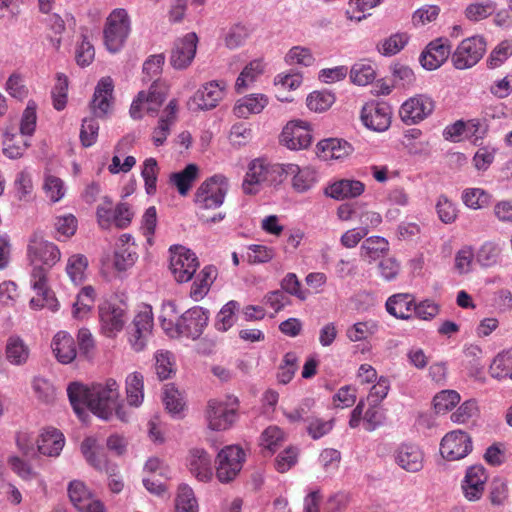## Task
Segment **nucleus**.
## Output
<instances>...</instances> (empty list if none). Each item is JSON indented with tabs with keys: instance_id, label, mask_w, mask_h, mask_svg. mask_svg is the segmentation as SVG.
<instances>
[{
	"instance_id": "nucleus-1",
	"label": "nucleus",
	"mask_w": 512,
	"mask_h": 512,
	"mask_svg": "<svg viewBox=\"0 0 512 512\" xmlns=\"http://www.w3.org/2000/svg\"><path fill=\"white\" fill-rule=\"evenodd\" d=\"M67 394L74 412L80 420L85 421L87 411L101 419L109 420L115 413L121 421H127L125 408L119 403V385L114 379L105 384L94 385L91 389L73 382L67 388Z\"/></svg>"
},
{
	"instance_id": "nucleus-2",
	"label": "nucleus",
	"mask_w": 512,
	"mask_h": 512,
	"mask_svg": "<svg viewBox=\"0 0 512 512\" xmlns=\"http://www.w3.org/2000/svg\"><path fill=\"white\" fill-rule=\"evenodd\" d=\"M27 257L32 267L30 284L34 291L45 293L50 270L61 259L57 245L34 233L27 246Z\"/></svg>"
},
{
	"instance_id": "nucleus-3",
	"label": "nucleus",
	"mask_w": 512,
	"mask_h": 512,
	"mask_svg": "<svg viewBox=\"0 0 512 512\" xmlns=\"http://www.w3.org/2000/svg\"><path fill=\"white\" fill-rule=\"evenodd\" d=\"M131 32V19L126 9L116 8L108 15L103 29L104 44L111 53L119 52Z\"/></svg>"
},
{
	"instance_id": "nucleus-4",
	"label": "nucleus",
	"mask_w": 512,
	"mask_h": 512,
	"mask_svg": "<svg viewBox=\"0 0 512 512\" xmlns=\"http://www.w3.org/2000/svg\"><path fill=\"white\" fill-rule=\"evenodd\" d=\"M228 189L227 177L215 174L198 187L194 195V202L201 209L219 208L224 202Z\"/></svg>"
},
{
	"instance_id": "nucleus-5",
	"label": "nucleus",
	"mask_w": 512,
	"mask_h": 512,
	"mask_svg": "<svg viewBox=\"0 0 512 512\" xmlns=\"http://www.w3.org/2000/svg\"><path fill=\"white\" fill-rule=\"evenodd\" d=\"M486 50L487 42L483 36L465 38L451 54L452 65L458 70L470 69L483 58Z\"/></svg>"
},
{
	"instance_id": "nucleus-6",
	"label": "nucleus",
	"mask_w": 512,
	"mask_h": 512,
	"mask_svg": "<svg viewBox=\"0 0 512 512\" xmlns=\"http://www.w3.org/2000/svg\"><path fill=\"white\" fill-rule=\"evenodd\" d=\"M238 399L229 396L227 402L210 400L207 404L206 419L208 427L215 431L229 429L237 418L236 406Z\"/></svg>"
},
{
	"instance_id": "nucleus-7",
	"label": "nucleus",
	"mask_w": 512,
	"mask_h": 512,
	"mask_svg": "<svg viewBox=\"0 0 512 512\" xmlns=\"http://www.w3.org/2000/svg\"><path fill=\"white\" fill-rule=\"evenodd\" d=\"M245 461V452L238 445H229L217 455L216 476L221 483H228L236 478Z\"/></svg>"
},
{
	"instance_id": "nucleus-8",
	"label": "nucleus",
	"mask_w": 512,
	"mask_h": 512,
	"mask_svg": "<svg viewBox=\"0 0 512 512\" xmlns=\"http://www.w3.org/2000/svg\"><path fill=\"white\" fill-rule=\"evenodd\" d=\"M170 269L175 279L180 282H188L194 276L199 261L194 252L180 245L170 247Z\"/></svg>"
},
{
	"instance_id": "nucleus-9",
	"label": "nucleus",
	"mask_w": 512,
	"mask_h": 512,
	"mask_svg": "<svg viewBox=\"0 0 512 512\" xmlns=\"http://www.w3.org/2000/svg\"><path fill=\"white\" fill-rule=\"evenodd\" d=\"M124 303L105 301L99 305V320L102 333L109 338L115 337L122 331L126 321Z\"/></svg>"
},
{
	"instance_id": "nucleus-10",
	"label": "nucleus",
	"mask_w": 512,
	"mask_h": 512,
	"mask_svg": "<svg viewBox=\"0 0 512 512\" xmlns=\"http://www.w3.org/2000/svg\"><path fill=\"white\" fill-rule=\"evenodd\" d=\"M209 312L202 307L195 306L185 311L175 324L178 336L193 340L198 339L208 325Z\"/></svg>"
},
{
	"instance_id": "nucleus-11",
	"label": "nucleus",
	"mask_w": 512,
	"mask_h": 512,
	"mask_svg": "<svg viewBox=\"0 0 512 512\" xmlns=\"http://www.w3.org/2000/svg\"><path fill=\"white\" fill-rule=\"evenodd\" d=\"M280 143L290 150L307 149L312 143L310 124L302 120L288 122L280 134Z\"/></svg>"
},
{
	"instance_id": "nucleus-12",
	"label": "nucleus",
	"mask_w": 512,
	"mask_h": 512,
	"mask_svg": "<svg viewBox=\"0 0 512 512\" xmlns=\"http://www.w3.org/2000/svg\"><path fill=\"white\" fill-rule=\"evenodd\" d=\"M392 109L384 101H371L366 103L361 110L363 124L376 132H384L391 125Z\"/></svg>"
},
{
	"instance_id": "nucleus-13",
	"label": "nucleus",
	"mask_w": 512,
	"mask_h": 512,
	"mask_svg": "<svg viewBox=\"0 0 512 512\" xmlns=\"http://www.w3.org/2000/svg\"><path fill=\"white\" fill-rule=\"evenodd\" d=\"M152 328L153 315L151 310L141 311L135 315L127 330L128 342L135 352H141L145 349Z\"/></svg>"
},
{
	"instance_id": "nucleus-14",
	"label": "nucleus",
	"mask_w": 512,
	"mask_h": 512,
	"mask_svg": "<svg viewBox=\"0 0 512 512\" xmlns=\"http://www.w3.org/2000/svg\"><path fill=\"white\" fill-rule=\"evenodd\" d=\"M472 450L470 436L462 430L447 433L440 443V453L443 458L454 461L467 456Z\"/></svg>"
},
{
	"instance_id": "nucleus-15",
	"label": "nucleus",
	"mask_w": 512,
	"mask_h": 512,
	"mask_svg": "<svg viewBox=\"0 0 512 512\" xmlns=\"http://www.w3.org/2000/svg\"><path fill=\"white\" fill-rule=\"evenodd\" d=\"M434 110V101L426 95H416L406 100L400 107L401 120L407 124H417L427 118Z\"/></svg>"
},
{
	"instance_id": "nucleus-16",
	"label": "nucleus",
	"mask_w": 512,
	"mask_h": 512,
	"mask_svg": "<svg viewBox=\"0 0 512 512\" xmlns=\"http://www.w3.org/2000/svg\"><path fill=\"white\" fill-rule=\"evenodd\" d=\"M487 480L488 474L482 465L468 467L461 481V489L465 499L470 502L480 500L484 494Z\"/></svg>"
},
{
	"instance_id": "nucleus-17",
	"label": "nucleus",
	"mask_w": 512,
	"mask_h": 512,
	"mask_svg": "<svg viewBox=\"0 0 512 512\" xmlns=\"http://www.w3.org/2000/svg\"><path fill=\"white\" fill-rule=\"evenodd\" d=\"M226 89L224 81H211L199 88L190 99V105H195L199 110L215 108L223 99Z\"/></svg>"
},
{
	"instance_id": "nucleus-18",
	"label": "nucleus",
	"mask_w": 512,
	"mask_h": 512,
	"mask_svg": "<svg viewBox=\"0 0 512 512\" xmlns=\"http://www.w3.org/2000/svg\"><path fill=\"white\" fill-rule=\"evenodd\" d=\"M198 38L195 33H188L175 42L170 56V63L175 69L189 66L196 54Z\"/></svg>"
},
{
	"instance_id": "nucleus-19",
	"label": "nucleus",
	"mask_w": 512,
	"mask_h": 512,
	"mask_svg": "<svg viewBox=\"0 0 512 512\" xmlns=\"http://www.w3.org/2000/svg\"><path fill=\"white\" fill-rule=\"evenodd\" d=\"M394 460L403 470L415 473L423 468L424 453L419 446L404 443L395 449Z\"/></svg>"
},
{
	"instance_id": "nucleus-20",
	"label": "nucleus",
	"mask_w": 512,
	"mask_h": 512,
	"mask_svg": "<svg viewBox=\"0 0 512 512\" xmlns=\"http://www.w3.org/2000/svg\"><path fill=\"white\" fill-rule=\"evenodd\" d=\"M451 54L449 41L438 38L431 41L420 56L422 66L427 70L439 68Z\"/></svg>"
},
{
	"instance_id": "nucleus-21",
	"label": "nucleus",
	"mask_w": 512,
	"mask_h": 512,
	"mask_svg": "<svg viewBox=\"0 0 512 512\" xmlns=\"http://www.w3.org/2000/svg\"><path fill=\"white\" fill-rule=\"evenodd\" d=\"M68 495L70 501L79 512L100 511V507L104 506L99 500L94 499L86 485L78 480L70 482Z\"/></svg>"
},
{
	"instance_id": "nucleus-22",
	"label": "nucleus",
	"mask_w": 512,
	"mask_h": 512,
	"mask_svg": "<svg viewBox=\"0 0 512 512\" xmlns=\"http://www.w3.org/2000/svg\"><path fill=\"white\" fill-rule=\"evenodd\" d=\"M189 471L199 481L207 482L213 476L212 458L200 448L191 449L187 458Z\"/></svg>"
},
{
	"instance_id": "nucleus-23",
	"label": "nucleus",
	"mask_w": 512,
	"mask_h": 512,
	"mask_svg": "<svg viewBox=\"0 0 512 512\" xmlns=\"http://www.w3.org/2000/svg\"><path fill=\"white\" fill-rule=\"evenodd\" d=\"M353 150L349 142L338 138L324 139L317 144L319 157L326 161L344 159L352 154Z\"/></svg>"
},
{
	"instance_id": "nucleus-24",
	"label": "nucleus",
	"mask_w": 512,
	"mask_h": 512,
	"mask_svg": "<svg viewBox=\"0 0 512 512\" xmlns=\"http://www.w3.org/2000/svg\"><path fill=\"white\" fill-rule=\"evenodd\" d=\"M65 444L64 435L56 428H46L37 440V450L39 453L57 457L62 451Z\"/></svg>"
},
{
	"instance_id": "nucleus-25",
	"label": "nucleus",
	"mask_w": 512,
	"mask_h": 512,
	"mask_svg": "<svg viewBox=\"0 0 512 512\" xmlns=\"http://www.w3.org/2000/svg\"><path fill=\"white\" fill-rule=\"evenodd\" d=\"M385 307L391 316L407 320L414 311L415 298L409 293H397L387 299Z\"/></svg>"
},
{
	"instance_id": "nucleus-26",
	"label": "nucleus",
	"mask_w": 512,
	"mask_h": 512,
	"mask_svg": "<svg viewBox=\"0 0 512 512\" xmlns=\"http://www.w3.org/2000/svg\"><path fill=\"white\" fill-rule=\"evenodd\" d=\"M113 89L114 84L110 77H103L99 80L92 99V108L96 116L101 117L108 112Z\"/></svg>"
},
{
	"instance_id": "nucleus-27",
	"label": "nucleus",
	"mask_w": 512,
	"mask_h": 512,
	"mask_svg": "<svg viewBox=\"0 0 512 512\" xmlns=\"http://www.w3.org/2000/svg\"><path fill=\"white\" fill-rule=\"evenodd\" d=\"M51 347L57 360L63 364L71 363L77 356L75 341L67 332H58L52 340Z\"/></svg>"
},
{
	"instance_id": "nucleus-28",
	"label": "nucleus",
	"mask_w": 512,
	"mask_h": 512,
	"mask_svg": "<svg viewBox=\"0 0 512 512\" xmlns=\"http://www.w3.org/2000/svg\"><path fill=\"white\" fill-rule=\"evenodd\" d=\"M365 190V185L359 180L341 179L329 185L325 192L331 198L341 200L360 196Z\"/></svg>"
},
{
	"instance_id": "nucleus-29",
	"label": "nucleus",
	"mask_w": 512,
	"mask_h": 512,
	"mask_svg": "<svg viewBox=\"0 0 512 512\" xmlns=\"http://www.w3.org/2000/svg\"><path fill=\"white\" fill-rule=\"evenodd\" d=\"M285 176H292V187L297 193H304L316 182V174L309 167L300 168L296 164H286Z\"/></svg>"
},
{
	"instance_id": "nucleus-30",
	"label": "nucleus",
	"mask_w": 512,
	"mask_h": 512,
	"mask_svg": "<svg viewBox=\"0 0 512 512\" xmlns=\"http://www.w3.org/2000/svg\"><path fill=\"white\" fill-rule=\"evenodd\" d=\"M199 176V167L188 164L183 170L170 175V183L174 185L181 196H186Z\"/></svg>"
},
{
	"instance_id": "nucleus-31",
	"label": "nucleus",
	"mask_w": 512,
	"mask_h": 512,
	"mask_svg": "<svg viewBox=\"0 0 512 512\" xmlns=\"http://www.w3.org/2000/svg\"><path fill=\"white\" fill-rule=\"evenodd\" d=\"M286 165L270 163L265 159H258V185L279 184L284 180Z\"/></svg>"
},
{
	"instance_id": "nucleus-32",
	"label": "nucleus",
	"mask_w": 512,
	"mask_h": 512,
	"mask_svg": "<svg viewBox=\"0 0 512 512\" xmlns=\"http://www.w3.org/2000/svg\"><path fill=\"white\" fill-rule=\"evenodd\" d=\"M81 452L87 462L97 470L110 471L105 453L96 444V439L92 437L86 438L81 444Z\"/></svg>"
},
{
	"instance_id": "nucleus-33",
	"label": "nucleus",
	"mask_w": 512,
	"mask_h": 512,
	"mask_svg": "<svg viewBox=\"0 0 512 512\" xmlns=\"http://www.w3.org/2000/svg\"><path fill=\"white\" fill-rule=\"evenodd\" d=\"M216 268L213 266H205L196 276L192 284L190 296L195 300H201L209 291V288L216 278Z\"/></svg>"
},
{
	"instance_id": "nucleus-34",
	"label": "nucleus",
	"mask_w": 512,
	"mask_h": 512,
	"mask_svg": "<svg viewBox=\"0 0 512 512\" xmlns=\"http://www.w3.org/2000/svg\"><path fill=\"white\" fill-rule=\"evenodd\" d=\"M95 302V290L88 285L83 287L77 294L73 303L72 314L76 319H83L89 315Z\"/></svg>"
},
{
	"instance_id": "nucleus-35",
	"label": "nucleus",
	"mask_w": 512,
	"mask_h": 512,
	"mask_svg": "<svg viewBox=\"0 0 512 512\" xmlns=\"http://www.w3.org/2000/svg\"><path fill=\"white\" fill-rule=\"evenodd\" d=\"M126 394L130 406L139 407L144 399V377L139 372L126 377Z\"/></svg>"
},
{
	"instance_id": "nucleus-36",
	"label": "nucleus",
	"mask_w": 512,
	"mask_h": 512,
	"mask_svg": "<svg viewBox=\"0 0 512 512\" xmlns=\"http://www.w3.org/2000/svg\"><path fill=\"white\" fill-rule=\"evenodd\" d=\"M6 358L13 365H23L29 357V348L18 336H11L6 343Z\"/></svg>"
},
{
	"instance_id": "nucleus-37",
	"label": "nucleus",
	"mask_w": 512,
	"mask_h": 512,
	"mask_svg": "<svg viewBox=\"0 0 512 512\" xmlns=\"http://www.w3.org/2000/svg\"><path fill=\"white\" fill-rule=\"evenodd\" d=\"M408 41L409 35L407 33L397 32L380 40L376 45V49L383 56H393L403 50Z\"/></svg>"
},
{
	"instance_id": "nucleus-38",
	"label": "nucleus",
	"mask_w": 512,
	"mask_h": 512,
	"mask_svg": "<svg viewBox=\"0 0 512 512\" xmlns=\"http://www.w3.org/2000/svg\"><path fill=\"white\" fill-rule=\"evenodd\" d=\"M286 440L285 432L276 425L267 427L261 434L262 453L273 454Z\"/></svg>"
},
{
	"instance_id": "nucleus-39",
	"label": "nucleus",
	"mask_w": 512,
	"mask_h": 512,
	"mask_svg": "<svg viewBox=\"0 0 512 512\" xmlns=\"http://www.w3.org/2000/svg\"><path fill=\"white\" fill-rule=\"evenodd\" d=\"M240 309L239 302L235 300L228 301L218 312L214 327L219 332L228 331L235 323L236 312Z\"/></svg>"
},
{
	"instance_id": "nucleus-40",
	"label": "nucleus",
	"mask_w": 512,
	"mask_h": 512,
	"mask_svg": "<svg viewBox=\"0 0 512 512\" xmlns=\"http://www.w3.org/2000/svg\"><path fill=\"white\" fill-rule=\"evenodd\" d=\"M381 2L382 0H349L345 15L350 21L360 22L366 18L369 10Z\"/></svg>"
},
{
	"instance_id": "nucleus-41",
	"label": "nucleus",
	"mask_w": 512,
	"mask_h": 512,
	"mask_svg": "<svg viewBox=\"0 0 512 512\" xmlns=\"http://www.w3.org/2000/svg\"><path fill=\"white\" fill-rule=\"evenodd\" d=\"M388 241L380 236H371L364 240L361 245V257L364 259L375 260L382 253L388 251Z\"/></svg>"
},
{
	"instance_id": "nucleus-42",
	"label": "nucleus",
	"mask_w": 512,
	"mask_h": 512,
	"mask_svg": "<svg viewBox=\"0 0 512 512\" xmlns=\"http://www.w3.org/2000/svg\"><path fill=\"white\" fill-rule=\"evenodd\" d=\"M378 328V323L374 320L357 322L346 330V336L350 341L358 342L374 335Z\"/></svg>"
},
{
	"instance_id": "nucleus-43",
	"label": "nucleus",
	"mask_w": 512,
	"mask_h": 512,
	"mask_svg": "<svg viewBox=\"0 0 512 512\" xmlns=\"http://www.w3.org/2000/svg\"><path fill=\"white\" fill-rule=\"evenodd\" d=\"M176 512H198L197 500L193 490L186 484H182L178 488L175 500Z\"/></svg>"
},
{
	"instance_id": "nucleus-44",
	"label": "nucleus",
	"mask_w": 512,
	"mask_h": 512,
	"mask_svg": "<svg viewBox=\"0 0 512 512\" xmlns=\"http://www.w3.org/2000/svg\"><path fill=\"white\" fill-rule=\"evenodd\" d=\"M87 266L88 260L84 255L75 254L69 257L66 272L73 283L79 284L83 282Z\"/></svg>"
},
{
	"instance_id": "nucleus-45",
	"label": "nucleus",
	"mask_w": 512,
	"mask_h": 512,
	"mask_svg": "<svg viewBox=\"0 0 512 512\" xmlns=\"http://www.w3.org/2000/svg\"><path fill=\"white\" fill-rule=\"evenodd\" d=\"M43 189L46 197L53 203L59 202L66 193L64 181L48 172L44 175Z\"/></svg>"
},
{
	"instance_id": "nucleus-46",
	"label": "nucleus",
	"mask_w": 512,
	"mask_h": 512,
	"mask_svg": "<svg viewBox=\"0 0 512 512\" xmlns=\"http://www.w3.org/2000/svg\"><path fill=\"white\" fill-rule=\"evenodd\" d=\"M501 254L499 244L488 241L485 242L477 252L476 259L483 267H492L498 264Z\"/></svg>"
},
{
	"instance_id": "nucleus-47",
	"label": "nucleus",
	"mask_w": 512,
	"mask_h": 512,
	"mask_svg": "<svg viewBox=\"0 0 512 512\" xmlns=\"http://www.w3.org/2000/svg\"><path fill=\"white\" fill-rule=\"evenodd\" d=\"M159 173L158 163L155 158H147L142 166L141 176L145 183V190L148 195L156 193L157 177Z\"/></svg>"
},
{
	"instance_id": "nucleus-48",
	"label": "nucleus",
	"mask_w": 512,
	"mask_h": 512,
	"mask_svg": "<svg viewBox=\"0 0 512 512\" xmlns=\"http://www.w3.org/2000/svg\"><path fill=\"white\" fill-rule=\"evenodd\" d=\"M460 395L455 390H443L437 393L433 399L436 413L444 414L453 409L460 402Z\"/></svg>"
},
{
	"instance_id": "nucleus-49",
	"label": "nucleus",
	"mask_w": 512,
	"mask_h": 512,
	"mask_svg": "<svg viewBox=\"0 0 512 512\" xmlns=\"http://www.w3.org/2000/svg\"><path fill=\"white\" fill-rule=\"evenodd\" d=\"M334 101V94L327 91H314L307 96L306 105L311 111L324 112L332 106Z\"/></svg>"
},
{
	"instance_id": "nucleus-50",
	"label": "nucleus",
	"mask_w": 512,
	"mask_h": 512,
	"mask_svg": "<svg viewBox=\"0 0 512 512\" xmlns=\"http://www.w3.org/2000/svg\"><path fill=\"white\" fill-rule=\"evenodd\" d=\"M298 369V357L294 352H288L284 355L282 363L277 372V380L280 384H288L294 377Z\"/></svg>"
},
{
	"instance_id": "nucleus-51",
	"label": "nucleus",
	"mask_w": 512,
	"mask_h": 512,
	"mask_svg": "<svg viewBox=\"0 0 512 512\" xmlns=\"http://www.w3.org/2000/svg\"><path fill=\"white\" fill-rule=\"evenodd\" d=\"M285 61L289 65L309 67L314 64L315 58L309 48L294 46L287 52Z\"/></svg>"
},
{
	"instance_id": "nucleus-52",
	"label": "nucleus",
	"mask_w": 512,
	"mask_h": 512,
	"mask_svg": "<svg viewBox=\"0 0 512 512\" xmlns=\"http://www.w3.org/2000/svg\"><path fill=\"white\" fill-rule=\"evenodd\" d=\"M375 69L370 63L359 62L352 66L350 78L353 83L365 86L375 79Z\"/></svg>"
},
{
	"instance_id": "nucleus-53",
	"label": "nucleus",
	"mask_w": 512,
	"mask_h": 512,
	"mask_svg": "<svg viewBox=\"0 0 512 512\" xmlns=\"http://www.w3.org/2000/svg\"><path fill=\"white\" fill-rule=\"evenodd\" d=\"M496 10V4L493 1L484 3H471L464 11L466 18L470 21L477 22L488 18Z\"/></svg>"
},
{
	"instance_id": "nucleus-54",
	"label": "nucleus",
	"mask_w": 512,
	"mask_h": 512,
	"mask_svg": "<svg viewBox=\"0 0 512 512\" xmlns=\"http://www.w3.org/2000/svg\"><path fill=\"white\" fill-rule=\"evenodd\" d=\"M155 372L160 380H166L174 373L173 355L169 351H158L155 354Z\"/></svg>"
},
{
	"instance_id": "nucleus-55",
	"label": "nucleus",
	"mask_w": 512,
	"mask_h": 512,
	"mask_svg": "<svg viewBox=\"0 0 512 512\" xmlns=\"http://www.w3.org/2000/svg\"><path fill=\"white\" fill-rule=\"evenodd\" d=\"M160 106H156L153 100L145 98V92L141 91L138 93L137 98L132 102L129 113L133 119H141L143 111L154 114L158 111Z\"/></svg>"
},
{
	"instance_id": "nucleus-56",
	"label": "nucleus",
	"mask_w": 512,
	"mask_h": 512,
	"mask_svg": "<svg viewBox=\"0 0 512 512\" xmlns=\"http://www.w3.org/2000/svg\"><path fill=\"white\" fill-rule=\"evenodd\" d=\"M299 450L297 447L289 446L284 451L279 453L275 458V469L279 473L289 471L298 461Z\"/></svg>"
},
{
	"instance_id": "nucleus-57",
	"label": "nucleus",
	"mask_w": 512,
	"mask_h": 512,
	"mask_svg": "<svg viewBox=\"0 0 512 512\" xmlns=\"http://www.w3.org/2000/svg\"><path fill=\"white\" fill-rule=\"evenodd\" d=\"M512 364V356L509 351L499 353L492 361L489 372L492 377L500 379L509 376V368Z\"/></svg>"
},
{
	"instance_id": "nucleus-58",
	"label": "nucleus",
	"mask_w": 512,
	"mask_h": 512,
	"mask_svg": "<svg viewBox=\"0 0 512 512\" xmlns=\"http://www.w3.org/2000/svg\"><path fill=\"white\" fill-rule=\"evenodd\" d=\"M99 123L93 118H85L82 121L80 130V140L84 147L92 146L98 137Z\"/></svg>"
},
{
	"instance_id": "nucleus-59",
	"label": "nucleus",
	"mask_w": 512,
	"mask_h": 512,
	"mask_svg": "<svg viewBox=\"0 0 512 512\" xmlns=\"http://www.w3.org/2000/svg\"><path fill=\"white\" fill-rule=\"evenodd\" d=\"M55 230L57 232V239L61 240L70 238L75 234L77 229V219L72 214L59 216L55 220Z\"/></svg>"
},
{
	"instance_id": "nucleus-60",
	"label": "nucleus",
	"mask_w": 512,
	"mask_h": 512,
	"mask_svg": "<svg viewBox=\"0 0 512 512\" xmlns=\"http://www.w3.org/2000/svg\"><path fill=\"white\" fill-rule=\"evenodd\" d=\"M36 108V103L29 101L23 111L20 122V132L22 136H31L35 131L37 120Z\"/></svg>"
},
{
	"instance_id": "nucleus-61",
	"label": "nucleus",
	"mask_w": 512,
	"mask_h": 512,
	"mask_svg": "<svg viewBox=\"0 0 512 512\" xmlns=\"http://www.w3.org/2000/svg\"><path fill=\"white\" fill-rule=\"evenodd\" d=\"M390 389V381L388 378L381 376L376 383L371 387L367 396V401L370 406H379V404L386 398Z\"/></svg>"
},
{
	"instance_id": "nucleus-62",
	"label": "nucleus",
	"mask_w": 512,
	"mask_h": 512,
	"mask_svg": "<svg viewBox=\"0 0 512 512\" xmlns=\"http://www.w3.org/2000/svg\"><path fill=\"white\" fill-rule=\"evenodd\" d=\"M250 30L243 24H236L232 26L225 36V44L229 49H235L244 44Z\"/></svg>"
},
{
	"instance_id": "nucleus-63",
	"label": "nucleus",
	"mask_w": 512,
	"mask_h": 512,
	"mask_svg": "<svg viewBox=\"0 0 512 512\" xmlns=\"http://www.w3.org/2000/svg\"><path fill=\"white\" fill-rule=\"evenodd\" d=\"M165 63L164 54H155L150 56L143 64L144 80H153L158 78L162 73V68Z\"/></svg>"
},
{
	"instance_id": "nucleus-64",
	"label": "nucleus",
	"mask_w": 512,
	"mask_h": 512,
	"mask_svg": "<svg viewBox=\"0 0 512 512\" xmlns=\"http://www.w3.org/2000/svg\"><path fill=\"white\" fill-rule=\"evenodd\" d=\"M512 54L511 45L507 42H501L490 53L487 59V66L490 69L500 67Z\"/></svg>"
}]
</instances>
